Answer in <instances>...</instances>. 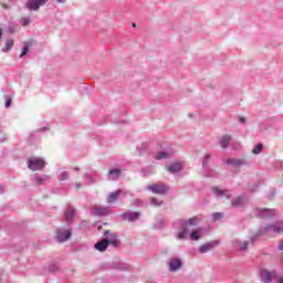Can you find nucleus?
I'll use <instances>...</instances> for the list:
<instances>
[{
    "label": "nucleus",
    "mask_w": 283,
    "mask_h": 283,
    "mask_svg": "<svg viewBox=\"0 0 283 283\" xmlns=\"http://www.w3.org/2000/svg\"><path fill=\"white\" fill-rule=\"evenodd\" d=\"M108 244H112L113 247H118V244H120V241L116 239V234H112L111 239H103L102 241L97 242L95 244V249L103 252L107 249Z\"/></svg>",
    "instance_id": "1"
},
{
    "label": "nucleus",
    "mask_w": 283,
    "mask_h": 283,
    "mask_svg": "<svg viewBox=\"0 0 283 283\" xmlns=\"http://www.w3.org/2000/svg\"><path fill=\"white\" fill-rule=\"evenodd\" d=\"M265 233L270 235V238H273V235H280V233H283V221H277L272 226H268L265 228Z\"/></svg>",
    "instance_id": "2"
},
{
    "label": "nucleus",
    "mask_w": 283,
    "mask_h": 283,
    "mask_svg": "<svg viewBox=\"0 0 283 283\" xmlns=\"http://www.w3.org/2000/svg\"><path fill=\"white\" fill-rule=\"evenodd\" d=\"M45 167V160L42 158H30L29 159V169L32 171H41Z\"/></svg>",
    "instance_id": "3"
},
{
    "label": "nucleus",
    "mask_w": 283,
    "mask_h": 283,
    "mask_svg": "<svg viewBox=\"0 0 283 283\" xmlns=\"http://www.w3.org/2000/svg\"><path fill=\"white\" fill-rule=\"evenodd\" d=\"M149 191H153V193H167L169 191V188L165 186V184H154L148 186Z\"/></svg>",
    "instance_id": "4"
},
{
    "label": "nucleus",
    "mask_w": 283,
    "mask_h": 283,
    "mask_svg": "<svg viewBox=\"0 0 283 283\" xmlns=\"http://www.w3.org/2000/svg\"><path fill=\"white\" fill-rule=\"evenodd\" d=\"M46 2L48 0H28L25 7L28 10L36 11L41 6H45Z\"/></svg>",
    "instance_id": "5"
},
{
    "label": "nucleus",
    "mask_w": 283,
    "mask_h": 283,
    "mask_svg": "<svg viewBox=\"0 0 283 283\" xmlns=\"http://www.w3.org/2000/svg\"><path fill=\"white\" fill-rule=\"evenodd\" d=\"M167 171L170 174H178V171L182 170V163L180 161H174L172 164L168 165L166 167Z\"/></svg>",
    "instance_id": "6"
},
{
    "label": "nucleus",
    "mask_w": 283,
    "mask_h": 283,
    "mask_svg": "<svg viewBox=\"0 0 283 283\" xmlns=\"http://www.w3.org/2000/svg\"><path fill=\"white\" fill-rule=\"evenodd\" d=\"M182 266V261L179 258L170 259L169 269L170 271H178Z\"/></svg>",
    "instance_id": "7"
},
{
    "label": "nucleus",
    "mask_w": 283,
    "mask_h": 283,
    "mask_svg": "<svg viewBox=\"0 0 283 283\" xmlns=\"http://www.w3.org/2000/svg\"><path fill=\"white\" fill-rule=\"evenodd\" d=\"M199 222H200V219H198V217H192L188 221H184L181 223V227H184L189 231L190 227H197Z\"/></svg>",
    "instance_id": "8"
},
{
    "label": "nucleus",
    "mask_w": 283,
    "mask_h": 283,
    "mask_svg": "<svg viewBox=\"0 0 283 283\" xmlns=\"http://www.w3.org/2000/svg\"><path fill=\"white\" fill-rule=\"evenodd\" d=\"M72 238V232L70 230H65L56 235L57 242H65Z\"/></svg>",
    "instance_id": "9"
},
{
    "label": "nucleus",
    "mask_w": 283,
    "mask_h": 283,
    "mask_svg": "<svg viewBox=\"0 0 283 283\" xmlns=\"http://www.w3.org/2000/svg\"><path fill=\"white\" fill-rule=\"evenodd\" d=\"M216 244H218V242H216V241L205 243L199 247V251H200V253H209V251H211V249H213V247H216Z\"/></svg>",
    "instance_id": "10"
},
{
    "label": "nucleus",
    "mask_w": 283,
    "mask_h": 283,
    "mask_svg": "<svg viewBox=\"0 0 283 283\" xmlns=\"http://www.w3.org/2000/svg\"><path fill=\"white\" fill-rule=\"evenodd\" d=\"M14 48V39L9 38L6 40L4 48H2V52L8 53Z\"/></svg>",
    "instance_id": "11"
},
{
    "label": "nucleus",
    "mask_w": 283,
    "mask_h": 283,
    "mask_svg": "<svg viewBox=\"0 0 283 283\" xmlns=\"http://www.w3.org/2000/svg\"><path fill=\"white\" fill-rule=\"evenodd\" d=\"M93 216H107L109 210L107 208L95 207L92 210Z\"/></svg>",
    "instance_id": "12"
},
{
    "label": "nucleus",
    "mask_w": 283,
    "mask_h": 283,
    "mask_svg": "<svg viewBox=\"0 0 283 283\" xmlns=\"http://www.w3.org/2000/svg\"><path fill=\"white\" fill-rule=\"evenodd\" d=\"M229 143H231V135H223L220 139L222 149H227V147H229Z\"/></svg>",
    "instance_id": "13"
},
{
    "label": "nucleus",
    "mask_w": 283,
    "mask_h": 283,
    "mask_svg": "<svg viewBox=\"0 0 283 283\" xmlns=\"http://www.w3.org/2000/svg\"><path fill=\"white\" fill-rule=\"evenodd\" d=\"M74 213H76V210L74 208H69L65 211V220H66V222H72V219L74 218Z\"/></svg>",
    "instance_id": "14"
},
{
    "label": "nucleus",
    "mask_w": 283,
    "mask_h": 283,
    "mask_svg": "<svg viewBox=\"0 0 283 283\" xmlns=\"http://www.w3.org/2000/svg\"><path fill=\"white\" fill-rule=\"evenodd\" d=\"M120 196V190H117L115 192H111L107 197V202H116L118 200V197Z\"/></svg>",
    "instance_id": "15"
},
{
    "label": "nucleus",
    "mask_w": 283,
    "mask_h": 283,
    "mask_svg": "<svg viewBox=\"0 0 283 283\" xmlns=\"http://www.w3.org/2000/svg\"><path fill=\"white\" fill-rule=\"evenodd\" d=\"M212 193H214V196H220V197L227 196L228 198H229V196H230L229 191L222 190V189H220L219 187L213 188V189H212Z\"/></svg>",
    "instance_id": "16"
},
{
    "label": "nucleus",
    "mask_w": 283,
    "mask_h": 283,
    "mask_svg": "<svg viewBox=\"0 0 283 283\" xmlns=\"http://www.w3.org/2000/svg\"><path fill=\"white\" fill-rule=\"evenodd\" d=\"M156 160H165V158H171V153L169 151H160L156 155Z\"/></svg>",
    "instance_id": "17"
},
{
    "label": "nucleus",
    "mask_w": 283,
    "mask_h": 283,
    "mask_svg": "<svg viewBox=\"0 0 283 283\" xmlns=\"http://www.w3.org/2000/svg\"><path fill=\"white\" fill-rule=\"evenodd\" d=\"M227 165H231L232 167H242V165H244V161L240 159H228Z\"/></svg>",
    "instance_id": "18"
},
{
    "label": "nucleus",
    "mask_w": 283,
    "mask_h": 283,
    "mask_svg": "<svg viewBox=\"0 0 283 283\" xmlns=\"http://www.w3.org/2000/svg\"><path fill=\"white\" fill-rule=\"evenodd\" d=\"M139 213L138 212H132L128 214H124L125 220H129L130 222H134V220H138L139 218Z\"/></svg>",
    "instance_id": "19"
},
{
    "label": "nucleus",
    "mask_w": 283,
    "mask_h": 283,
    "mask_svg": "<svg viewBox=\"0 0 283 283\" xmlns=\"http://www.w3.org/2000/svg\"><path fill=\"white\" fill-rule=\"evenodd\" d=\"M200 233H202V228H199L190 233L191 240H200Z\"/></svg>",
    "instance_id": "20"
},
{
    "label": "nucleus",
    "mask_w": 283,
    "mask_h": 283,
    "mask_svg": "<svg viewBox=\"0 0 283 283\" xmlns=\"http://www.w3.org/2000/svg\"><path fill=\"white\" fill-rule=\"evenodd\" d=\"M189 233V230L185 227H182V231L178 233V240H185L187 238V234Z\"/></svg>",
    "instance_id": "21"
},
{
    "label": "nucleus",
    "mask_w": 283,
    "mask_h": 283,
    "mask_svg": "<svg viewBox=\"0 0 283 283\" xmlns=\"http://www.w3.org/2000/svg\"><path fill=\"white\" fill-rule=\"evenodd\" d=\"M108 176H113V178H118L120 176V169H112L108 171Z\"/></svg>",
    "instance_id": "22"
},
{
    "label": "nucleus",
    "mask_w": 283,
    "mask_h": 283,
    "mask_svg": "<svg viewBox=\"0 0 283 283\" xmlns=\"http://www.w3.org/2000/svg\"><path fill=\"white\" fill-rule=\"evenodd\" d=\"M242 197L232 200V207H242Z\"/></svg>",
    "instance_id": "23"
},
{
    "label": "nucleus",
    "mask_w": 283,
    "mask_h": 283,
    "mask_svg": "<svg viewBox=\"0 0 283 283\" xmlns=\"http://www.w3.org/2000/svg\"><path fill=\"white\" fill-rule=\"evenodd\" d=\"M67 178H70V172L65 171V170H62L60 172V180H67Z\"/></svg>",
    "instance_id": "24"
},
{
    "label": "nucleus",
    "mask_w": 283,
    "mask_h": 283,
    "mask_svg": "<svg viewBox=\"0 0 283 283\" xmlns=\"http://www.w3.org/2000/svg\"><path fill=\"white\" fill-rule=\"evenodd\" d=\"M262 144H259V145H256L253 149H252V154H255V155H258V154H260V151H262Z\"/></svg>",
    "instance_id": "25"
},
{
    "label": "nucleus",
    "mask_w": 283,
    "mask_h": 283,
    "mask_svg": "<svg viewBox=\"0 0 283 283\" xmlns=\"http://www.w3.org/2000/svg\"><path fill=\"white\" fill-rule=\"evenodd\" d=\"M30 51V46L29 45H25L23 49H22V52L20 54V57L22 59V56H25V54H28V52Z\"/></svg>",
    "instance_id": "26"
},
{
    "label": "nucleus",
    "mask_w": 283,
    "mask_h": 283,
    "mask_svg": "<svg viewBox=\"0 0 283 283\" xmlns=\"http://www.w3.org/2000/svg\"><path fill=\"white\" fill-rule=\"evenodd\" d=\"M241 251H247V247H249V243L248 242H238Z\"/></svg>",
    "instance_id": "27"
},
{
    "label": "nucleus",
    "mask_w": 283,
    "mask_h": 283,
    "mask_svg": "<svg viewBox=\"0 0 283 283\" xmlns=\"http://www.w3.org/2000/svg\"><path fill=\"white\" fill-rule=\"evenodd\" d=\"M151 205L153 207H160V205H163V201H158L157 199H151Z\"/></svg>",
    "instance_id": "28"
},
{
    "label": "nucleus",
    "mask_w": 283,
    "mask_h": 283,
    "mask_svg": "<svg viewBox=\"0 0 283 283\" xmlns=\"http://www.w3.org/2000/svg\"><path fill=\"white\" fill-rule=\"evenodd\" d=\"M223 213L222 212H216V213H213V219L214 220H221V218H223Z\"/></svg>",
    "instance_id": "29"
},
{
    "label": "nucleus",
    "mask_w": 283,
    "mask_h": 283,
    "mask_svg": "<svg viewBox=\"0 0 283 283\" xmlns=\"http://www.w3.org/2000/svg\"><path fill=\"white\" fill-rule=\"evenodd\" d=\"M263 275H264V282H271V273L270 272H264L263 273Z\"/></svg>",
    "instance_id": "30"
},
{
    "label": "nucleus",
    "mask_w": 283,
    "mask_h": 283,
    "mask_svg": "<svg viewBox=\"0 0 283 283\" xmlns=\"http://www.w3.org/2000/svg\"><path fill=\"white\" fill-rule=\"evenodd\" d=\"M272 211H273V210H269V209L262 210L263 213H266V214H265V218H270Z\"/></svg>",
    "instance_id": "31"
},
{
    "label": "nucleus",
    "mask_w": 283,
    "mask_h": 283,
    "mask_svg": "<svg viewBox=\"0 0 283 283\" xmlns=\"http://www.w3.org/2000/svg\"><path fill=\"white\" fill-rule=\"evenodd\" d=\"M43 178H41V177H35V182H36V185H43Z\"/></svg>",
    "instance_id": "32"
},
{
    "label": "nucleus",
    "mask_w": 283,
    "mask_h": 283,
    "mask_svg": "<svg viewBox=\"0 0 283 283\" xmlns=\"http://www.w3.org/2000/svg\"><path fill=\"white\" fill-rule=\"evenodd\" d=\"M22 25H30V18H25Z\"/></svg>",
    "instance_id": "33"
},
{
    "label": "nucleus",
    "mask_w": 283,
    "mask_h": 283,
    "mask_svg": "<svg viewBox=\"0 0 283 283\" xmlns=\"http://www.w3.org/2000/svg\"><path fill=\"white\" fill-rule=\"evenodd\" d=\"M10 105H12V99L11 98L6 101V107H10Z\"/></svg>",
    "instance_id": "34"
},
{
    "label": "nucleus",
    "mask_w": 283,
    "mask_h": 283,
    "mask_svg": "<svg viewBox=\"0 0 283 283\" xmlns=\"http://www.w3.org/2000/svg\"><path fill=\"white\" fill-rule=\"evenodd\" d=\"M279 249H280V251H283V241H281V242L279 243Z\"/></svg>",
    "instance_id": "35"
},
{
    "label": "nucleus",
    "mask_w": 283,
    "mask_h": 283,
    "mask_svg": "<svg viewBox=\"0 0 283 283\" xmlns=\"http://www.w3.org/2000/svg\"><path fill=\"white\" fill-rule=\"evenodd\" d=\"M3 36V30L0 28V40Z\"/></svg>",
    "instance_id": "36"
},
{
    "label": "nucleus",
    "mask_w": 283,
    "mask_h": 283,
    "mask_svg": "<svg viewBox=\"0 0 283 283\" xmlns=\"http://www.w3.org/2000/svg\"><path fill=\"white\" fill-rule=\"evenodd\" d=\"M239 122H240V123H244V117H240V118H239Z\"/></svg>",
    "instance_id": "37"
},
{
    "label": "nucleus",
    "mask_w": 283,
    "mask_h": 283,
    "mask_svg": "<svg viewBox=\"0 0 283 283\" xmlns=\"http://www.w3.org/2000/svg\"><path fill=\"white\" fill-rule=\"evenodd\" d=\"M57 3H65V0H57Z\"/></svg>",
    "instance_id": "38"
},
{
    "label": "nucleus",
    "mask_w": 283,
    "mask_h": 283,
    "mask_svg": "<svg viewBox=\"0 0 283 283\" xmlns=\"http://www.w3.org/2000/svg\"><path fill=\"white\" fill-rule=\"evenodd\" d=\"M109 233V230L104 231V235H107Z\"/></svg>",
    "instance_id": "39"
},
{
    "label": "nucleus",
    "mask_w": 283,
    "mask_h": 283,
    "mask_svg": "<svg viewBox=\"0 0 283 283\" xmlns=\"http://www.w3.org/2000/svg\"><path fill=\"white\" fill-rule=\"evenodd\" d=\"M101 229H103V226H99V227H98V230H99V231H101Z\"/></svg>",
    "instance_id": "40"
},
{
    "label": "nucleus",
    "mask_w": 283,
    "mask_h": 283,
    "mask_svg": "<svg viewBox=\"0 0 283 283\" xmlns=\"http://www.w3.org/2000/svg\"><path fill=\"white\" fill-rule=\"evenodd\" d=\"M133 28H136V24H135V23H133Z\"/></svg>",
    "instance_id": "41"
},
{
    "label": "nucleus",
    "mask_w": 283,
    "mask_h": 283,
    "mask_svg": "<svg viewBox=\"0 0 283 283\" xmlns=\"http://www.w3.org/2000/svg\"><path fill=\"white\" fill-rule=\"evenodd\" d=\"M75 171H78V168H75Z\"/></svg>",
    "instance_id": "42"
}]
</instances>
